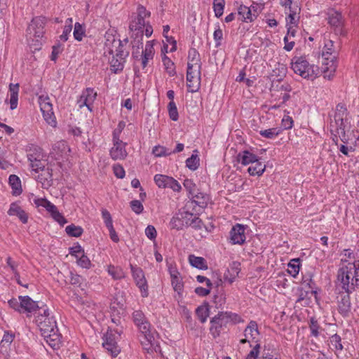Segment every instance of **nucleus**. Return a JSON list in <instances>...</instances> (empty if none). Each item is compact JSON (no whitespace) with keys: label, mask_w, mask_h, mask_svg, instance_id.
Instances as JSON below:
<instances>
[{"label":"nucleus","mask_w":359,"mask_h":359,"mask_svg":"<svg viewBox=\"0 0 359 359\" xmlns=\"http://www.w3.org/2000/svg\"><path fill=\"white\" fill-rule=\"evenodd\" d=\"M337 280L344 290L337 297L338 311L342 316H346L351 308L350 294L359 289V260L348 262L340 267Z\"/></svg>","instance_id":"f257e3e1"},{"label":"nucleus","mask_w":359,"mask_h":359,"mask_svg":"<svg viewBox=\"0 0 359 359\" xmlns=\"http://www.w3.org/2000/svg\"><path fill=\"white\" fill-rule=\"evenodd\" d=\"M133 319L144 337V341L142 340L141 341L144 348L148 351L152 349L157 351V349L160 348L157 340L158 334L155 330L151 328L143 312L140 310L135 311L133 313Z\"/></svg>","instance_id":"f03ea898"},{"label":"nucleus","mask_w":359,"mask_h":359,"mask_svg":"<svg viewBox=\"0 0 359 359\" xmlns=\"http://www.w3.org/2000/svg\"><path fill=\"white\" fill-rule=\"evenodd\" d=\"M36 323L46 343L53 348L59 347L61 336L58 333V329L54 318L36 317Z\"/></svg>","instance_id":"7ed1b4c3"},{"label":"nucleus","mask_w":359,"mask_h":359,"mask_svg":"<svg viewBox=\"0 0 359 359\" xmlns=\"http://www.w3.org/2000/svg\"><path fill=\"white\" fill-rule=\"evenodd\" d=\"M246 359H280V358L273 346L265 344L262 347L259 344H257L247 355Z\"/></svg>","instance_id":"20e7f679"},{"label":"nucleus","mask_w":359,"mask_h":359,"mask_svg":"<svg viewBox=\"0 0 359 359\" xmlns=\"http://www.w3.org/2000/svg\"><path fill=\"white\" fill-rule=\"evenodd\" d=\"M46 19L39 16L32 19L27 29V37L28 40L39 42L44 34V26Z\"/></svg>","instance_id":"39448f33"},{"label":"nucleus","mask_w":359,"mask_h":359,"mask_svg":"<svg viewBox=\"0 0 359 359\" xmlns=\"http://www.w3.org/2000/svg\"><path fill=\"white\" fill-rule=\"evenodd\" d=\"M292 69L297 74L304 79H313L315 77L316 71L313 66L309 65V62L303 57H299L294 62H292Z\"/></svg>","instance_id":"423d86ee"},{"label":"nucleus","mask_w":359,"mask_h":359,"mask_svg":"<svg viewBox=\"0 0 359 359\" xmlns=\"http://www.w3.org/2000/svg\"><path fill=\"white\" fill-rule=\"evenodd\" d=\"M118 336L119 334L116 331L109 330L103 337L102 346L113 357L117 356L121 351L116 341Z\"/></svg>","instance_id":"0eeeda50"},{"label":"nucleus","mask_w":359,"mask_h":359,"mask_svg":"<svg viewBox=\"0 0 359 359\" xmlns=\"http://www.w3.org/2000/svg\"><path fill=\"white\" fill-rule=\"evenodd\" d=\"M105 38V53H107L110 55H114L118 53V51H125L123 50V42L125 44L128 42L127 38L122 41L120 39H116L115 36L109 33L106 34Z\"/></svg>","instance_id":"6e6552de"},{"label":"nucleus","mask_w":359,"mask_h":359,"mask_svg":"<svg viewBox=\"0 0 359 359\" xmlns=\"http://www.w3.org/2000/svg\"><path fill=\"white\" fill-rule=\"evenodd\" d=\"M41 111L46 121L50 126L56 124L55 118L53 111V106L48 96L41 95L39 97Z\"/></svg>","instance_id":"1a4fd4ad"},{"label":"nucleus","mask_w":359,"mask_h":359,"mask_svg":"<svg viewBox=\"0 0 359 359\" xmlns=\"http://www.w3.org/2000/svg\"><path fill=\"white\" fill-rule=\"evenodd\" d=\"M131 271L137 286L140 288L143 297L148 296V286L142 269L130 264Z\"/></svg>","instance_id":"9d476101"},{"label":"nucleus","mask_w":359,"mask_h":359,"mask_svg":"<svg viewBox=\"0 0 359 359\" xmlns=\"http://www.w3.org/2000/svg\"><path fill=\"white\" fill-rule=\"evenodd\" d=\"M226 319L224 312L218 313L211 319L210 332L214 338L219 337L223 328L229 323Z\"/></svg>","instance_id":"9b49d317"},{"label":"nucleus","mask_w":359,"mask_h":359,"mask_svg":"<svg viewBox=\"0 0 359 359\" xmlns=\"http://www.w3.org/2000/svg\"><path fill=\"white\" fill-rule=\"evenodd\" d=\"M37 205L42 206L50 213L53 218L57 221L60 225L67 223L65 218L59 212L57 207L46 198L38 199L36 202Z\"/></svg>","instance_id":"f8f14e48"},{"label":"nucleus","mask_w":359,"mask_h":359,"mask_svg":"<svg viewBox=\"0 0 359 359\" xmlns=\"http://www.w3.org/2000/svg\"><path fill=\"white\" fill-rule=\"evenodd\" d=\"M336 57L334 55L331 57H325L324 61L322 64V72L324 74V77L327 79H332L337 69V62L335 60Z\"/></svg>","instance_id":"ddd939ff"},{"label":"nucleus","mask_w":359,"mask_h":359,"mask_svg":"<svg viewBox=\"0 0 359 359\" xmlns=\"http://www.w3.org/2000/svg\"><path fill=\"white\" fill-rule=\"evenodd\" d=\"M243 334L245 338L240 340L241 344L250 343L249 339L257 341V339L259 335L257 323L254 320H251L245 327Z\"/></svg>","instance_id":"4468645a"},{"label":"nucleus","mask_w":359,"mask_h":359,"mask_svg":"<svg viewBox=\"0 0 359 359\" xmlns=\"http://www.w3.org/2000/svg\"><path fill=\"white\" fill-rule=\"evenodd\" d=\"M128 51H118L116 54L111 55L110 60V65L111 70L116 73L118 71H121L123 69L126 58L128 56Z\"/></svg>","instance_id":"2eb2a0df"},{"label":"nucleus","mask_w":359,"mask_h":359,"mask_svg":"<svg viewBox=\"0 0 359 359\" xmlns=\"http://www.w3.org/2000/svg\"><path fill=\"white\" fill-rule=\"evenodd\" d=\"M230 238L233 244H243L245 241L244 226L238 224L233 226L230 231Z\"/></svg>","instance_id":"dca6fc26"},{"label":"nucleus","mask_w":359,"mask_h":359,"mask_svg":"<svg viewBox=\"0 0 359 359\" xmlns=\"http://www.w3.org/2000/svg\"><path fill=\"white\" fill-rule=\"evenodd\" d=\"M182 224L191 226L195 229H201L203 225L201 219L189 212L182 214Z\"/></svg>","instance_id":"f3484780"},{"label":"nucleus","mask_w":359,"mask_h":359,"mask_svg":"<svg viewBox=\"0 0 359 359\" xmlns=\"http://www.w3.org/2000/svg\"><path fill=\"white\" fill-rule=\"evenodd\" d=\"M125 146L126 144L122 141L114 143V146L110 150V155L114 160H123L127 156L128 153Z\"/></svg>","instance_id":"a211bd4d"},{"label":"nucleus","mask_w":359,"mask_h":359,"mask_svg":"<svg viewBox=\"0 0 359 359\" xmlns=\"http://www.w3.org/2000/svg\"><path fill=\"white\" fill-rule=\"evenodd\" d=\"M154 55V49L151 41H147L145 45L144 50H142L141 65L142 68L147 66L148 62L153 59Z\"/></svg>","instance_id":"6ab92c4d"},{"label":"nucleus","mask_w":359,"mask_h":359,"mask_svg":"<svg viewBox=\"0 0 359 359\" xmlns=\"http://www.w3.org/2000/svg\"><path fill=\"white\" fill-rule=\"evenodd\" d=\"M19 299L21 300V311L31 313L39 308L38 303L33 301L29 296H20Z\"/></svg>","instance_id":"aec40b11"},{"label":"nucleus","mask_w":359,"mask_h":359,"mask_svg":"<svg viewBox=\"0 0 359 359\" xmlns=\"http://www.w3.org/2000/svg\"><path fill=\"white\" fill-rule=\"evenodd\" d=\"M10 216H17L23 224H26L28 220V217L26 212L18 205L16 203H13L10 205L8 211Z\"/></svg>","instance_id":"412c9836"},{"label":"nucleus","mask_w":359,"mask_h":359,"mask_svg":"<svg viewBox=\"0 0 359 359\" xmlns=\"http://www.w3.org/2000/svg\"><path fill=\"white\" fill-rule=\"evenodd\" d=\"M188 60L187 67L189 69L195 68V67L201 69L200 54L195 48H191L189 50Z\"/></svg>","instance_id":"4be33fe9"},{"label":"nucleus","mask_w":359,"mask_h":359,"mask_svg":"<svg viewBox=\"0 0 359 359\" xmlns=\"http://www.w3.org/2000/svg\"><path fill=\"white\" fill-rule=\"evenodd\" d=\"M257 159L256 155L247 150L238 154V161L244 165H247L250 163L253 164L257 161Z\"/></svg>","instance_id":"5701e85b"},{"label":"nucleus","mask_w":359,"mask_h":359,"mask_svg":"<svg viewBox=\"0 0 359 359\" xmlns=\"http://www.w3.org/2000/svg\"><path fill=\"white\" fill-rule=\"evenodd\" d=\"M11 109H15L18 106L19 84L9 85Z\"/></svg>","instance_id":"b1692460"},{"label":"nucleus","mask_w":359,"mask_h":359,"mask_svg":"<svg viewBox=\"0 0 359 359\" xmlns=\"http://www.w3.org/2000/svg\"><path fill=\"white\" fill-rule=\"evenodd\" d=\"M189 262L190 264L195 268L202 270L208 269L207 262L202 257H196L194 255H190L189 256Z\"/></svg>","instance_id":"393cba45"},{"label":"nucleus","mask_w":359,"mask_h":359,"mask_svg":"<svg viewBox=\"0 0 359 359\" xmlns=\"http://www.w3.org/2000/svg\"><path fill=\"white\" fill-rule=\"evenodd\" d=\"M238 15L241 16V20H249L250 22L256 18V14H252V9L243 5H241L238 8Z\"/></svg>","instance_id":"a878e982"},{"label":"nucleus","mask_w":359,"mask_h":359,"mask_svg":"<svg viewBox=\"0 0 359 359\" xmlns=\"http://www.w3.org/2000/svg\"><path fill=\"white\" fill-rule=\"evenodd\" d=\"M14 335L6 332L4 334L3 339L0 342V352L3 354L8 353V348L13 341Z\"/></svg>","instance_id":"bb28decb"},{"label":"nucleus","mask_w":359,"mask_h":359,"mask_svg":"<svg viewBox=\"0 0 359 359\" xmlns=\"http://www.w3.org/2000/svg\"><path fill=\"white\" fill-rule=\"evenodd\" d=\"M191 196L192 198V203H195L201 208H205L207 205L208 197L203 193L197 191L195 194H191Z\"/></svg>","instance_id":"cd10ccee"},{"label":"nucleus","mask_w":359,"mask_h":359,"mask_svg":"<svg viewBox=\"0 0 359 359\" xmlns=\"http://www.w3.org/2000/svg\"><path fill=\"white\" fill-rule=\"evenodd\" d=\"M292 88L289 83L286 82L283 83L278 82L276 85L274 83L272 84L271 92L272 96H278V93H279L290 92Z\"/></svg>","instance_id":"c85d7f7f"},{"label":"nucleus","mask_w":359,"mask_h":359,"mask_svg":"<svg viewBox=\"0 0 359 359\" xmlns=\"http://www.w3.org/2000/svg\"><path fill=\"white\" fill-rule=\"evenodd\" d=\"M9 184L13 189V194L18 196L22 192L21 182L19 177L15 175H11L9 177Z\"/></svg>","instance_id":"c756f323"},{"label":"nucleus","mask_w":359,"mask_h":359,"mask_svg":"<svg viewBox=\"0 0 359 359\" xmlns=\"http://www.w3.org/2000/svg\"><path fill=\"white\" fill-rule=\"evenodd\" d=\"M143 32H138L135 33H132L130 37L132 39L131 44L133 49H142L143 50Z\"/></svg>","instance_id":"7c9ffc66"},{"label":"nucleus","mask_w":359,"mask_h":359,"mask_svg":"<svg viewBox=\"0 0 359 359\" xmlns=\"http://www.w3.org/2000/svg\"><path fill=\"white\" fill-rule=\"evenodd\" d=\"M145 27V21L136 17L130 24L129 29L132 33L141 32L144 33V27Z\"/></svg>","instance_id":"2f4dec72"},{"label":"nucleus","mask_w":359,"mask_h":359,"mask_svg":"<svg viewBox=\"0 0 359 359\" xmlns=\"http://www.w3.org/2000/svg\"><path fill=\"white\" fill-rule=\"evenodd\" d=\"M328 22L330 25L335 27H341L343 24L341 14L337 11H332L329 14Z\"/></svg>","instance_id":"473e14b6"},{"label":"nucleus","mask_w":359,"mask_h":359,"mask_svg":"<svg viewBox=\"0 0 359 359\" xmlns=\"http://www.w3.org/2000/svg\"><path fill=\"white\" fill-rule=\"evenodd\" d=\"M41 172L37 177L38 180L43 184H45L46 182V184L49 185V182L52 180V170L48 167H43V169L41 170Z\"/></svg>","instance_id":"72a5a7b5"},{"label":"nucleus","mask_w":359,"mask_h":359,"mask_svg":"<svg viewBox=\"0 0 359 359\" xmlns=\"http://www.w3.org/2000/svg\"><path fill=\"white\" fill-rule=\"evenodd\" d=\"M255 165H252L248 168V172L250 175H258L260 176L263 174L265 170L266 166L265 165H262V163L259 162L257 160V162L254 163Z\"/></svg>","instance_id":"f704fd0d"},{"label":"nucleus","mask_w":359,"mask_h":359,"mask_svg":"<svg viewBox=\"0 0 359 359\" xmlns=\"http://www.w3.org/2000/svg\"><path fill=\"white\" fill-rule=\"evenodd\" d=\"M209 312L210 311L208 305H201L196 310V314L202 323H204L206 321L207 318L209 316Z\"/></svg>","instance_id":"c9c22d12"},{"label":"nucleus","mask_w":359,"mask_h":359,"mask_svg":"<svg viewBox=\"0 0 359 359\" xmlns=\"http://www.w3.org/2000/svg\"><path fill=\"white\" fill-rule=\"evenodd\" d=\"M281 133V130L278 128H273L259 131V134L267 139H273Z\"/></svg>","instance_id":"e433bc0d"},{"label":"nucleus","mask_w":359,"mask_h":359,"mask_svg":"<svg viewBox=\"0 0 359 359\" xmlns=\"http://www.w3.org/2000/svg\"><path fill=\"white\" fill-rule=\"evenodd\" d=\"M225 6V1L224 0H214L213 1V10L215 12V15L217 18H220L223 13Z\"/></svg>","instance_id":"4c0bfd02"},{"label":"nucleus","mask_w":359,"mask_h":359,"mask_svg":"<svg viewBox=\"0 0 359 359\" xmlns=\"http://www.w3.org/2000/svg\"><path fill=\"white\" fill-rule=\"evenodd\" d=\"M299 259H293L288 264L287 271L293 277H295L299 273Z\"/></svg>","instance_id":"58836bf2"},{"label":"nucleus","mask_w":359,"mask_h":359,"mask_svg":"<svg viewBox=\"0 0 359 359\" xmlns=\"http://www.w3.org/2000/svg\"><path fill=\"white\" fill-rule=\"evenodd\" d=\"M73 34L76 40L81 41L83 39V37L86 36L85 28L79 22H76L74 25Z\"/></svg>","instance_id":"ea45409f"},{"label":"nucleus","mask_w":359,"mask_h":359,"mask_svg":"<svg viewBox=\"0 0 359 359\" xmlns=\"http://www.w3.org/2000/svg\"><path fill=\"white\" fill-rule=\"evenodd\" d=\"M65 231L70 236L79 237L83 233V229L79 226L71 224L65 228Z\"/></svg>","instance_id":"a19ab883"},{"label":"nucleus","mask_w":359,"mask_h":359,"mask_svg":"<svg viewBox=\"0 0 359 359\" xmlns=\"http://www.w3.org/2000/svg\"><path fill=\"white\" fill-rule=\"evenodd\" d=\"M199 158L198 155L192 154L186 161V165L191 170H196L199 166Z\"/></svg>","instance_id":"79ce46f5"},{"label":"nucleus","mask_w":359,"mask_h":359,"mask_svg":"<svg viewBox=\"0 0 359 359\" xmlns=\"http://www.w3.org/2000/svg\"><path fill=\"white\" fill-rule=\"evenodd\" d=\"M346 116V108L341 104H338L336 107V112L334 116V121L337 123L341 121Z\"/></svg>","instance_id":"37998d69"},{"label":"nucleus","mask_w":359,"mask_h":359,"mask_svg":"<svg viewBox=\"0 0 359 359\" xmlns=\"http://www.w3.org/2000/svg\"><path fill=\"white\" fill-rule=\"evenodd\" d=\"M108 273L113 277L114 279L118 280L124 277V273L121 268L109 266Z\"/></svg>","instance_id":"c03bdc74"},{"label":"nucleus","mask_w":359,"mask_h":359,"mask_svg":"<svg viewBox=\"0 0 359 359\" xmlns=\"http://www.w3.org/2000/svg\"><path fill=\"white\" fill-rule=\"evenodd\" d=\"M82 94L83 97L85 98V100H87L88 104H90L91 106L96 98L97 93L94 92L93 88H88L85 91H83Z\"/></svg>","instance_id":"a18cd8bd"},{"label":"nucleus","mask_w":359,"mask_h":359,"mask_svg":"<svg viewBox=\"0 0 359 359\" xmlns=\"http://www.w3.org/2000/svg\"><path fill=\"white\" fill-rule=\"evenodd\" d=\"M169 116L172 121H177L179 118L177 106L174 101H170L168 105Z\"/></svg>","instance_id":"49530a36"},{"label":"nucleus","mask_w":359,"mask_h":359,"mask_svg":"<svg viewBox=\"0 0 359 359\" xmlns=\"http://www.w3.org/2000/svg\"><path fill=\"white\" fill-rule=\"evenodd\" d=\"M163 62L168 74L170 76L175 75V67L174 63L172 62V60L170 58H168L166 55H164V57H163Z\"/></svg>","instance_id":"de8ad7c7"},{"label":"nucleus","mask_w":359,"mask_h":359,"mask_svg":"<svg viewBox=\"0 0 359 359\" xmlns=\"http://www.w3.org/2000/svg\"><path fill=\"white\" fill-rule=\"evenodd\" d=\"M168 182L165 184V188H170L174 191H180L182 189L181 185L174 178L168 176V178H165Z\"/></svg>","instance_id":"09e8293b"},{"label":"nucleus","mask_w":359,"mask_h":359,"mask_svg":"<svg viewBox=\"0 0 359 359\" xmlns=\"http://www.w3.org/2000/svg\"><path fill=\"white\" fill-rule=\"evenodd\" d=\"M171 283L173 287V289L175 292H177L179 294H181L183 291L184 285L182 281V278L180 276L175 277L171 279Z\"/></svg>","instance_id":"8fccbe9b"},{"label":"nucleus","mask_w":359,"mask_h":359,"mask_svg":"<svg viewBox=\"0 0 359 359\" xmlns=\"http://www.w3.org/2000/svg\"><path fill=\"white\" fill-rule=\"evenodd\" d=\"M200 83L201 80L196 77L194 78V79L187 81V86L188 88V90L191 93L196 92L199 89Z\"/></svg>","instance_id":"3c124183"},{"label":"nucleus","mask_w":359,"mask_h":359,"mask_svg":"<svg viewBox=\"0 0 359 359\" xmlns=\"http://www.w3.org/2000/svg\"><path fill=\"white\" fill-rule=\"evenodd\" d=\"M330 344L332 347L334 348L337 351H341L343 349L341 337L337 334L330 337Z\"/></svg>","instance_id":"603ef678"},{"label":"nucleus","mask_w":359,"mask_h":359,"mask_svg":"<svg viewBox=\"0 0 359 359\" xmlns=\"http://www.w3.org/2000/svg\"><path fill=\"white\" fill-rule=\"evenodd\" d=\"M224 313L229 323L236 324L243 322V320L236 313L231 312H224Z\"/></svg>","instance_id":"864d4df0"},{"label":"nucleus","mask_w":359,"mask_h":359,"mask_svg":"<svg viewBox=\"0 0 359 359\" xmlns=\"http://www.w3.org/2000/svg\"><path fill=\"white\" fill-rule=\"evenodd\" d=\"M183 184L190 196L191 194H195V192H197V191H198L196 188V184L194 183V182L190 179L184 180Z\"/></svg>","instance_id":"5fc2aeb1"},{"label":"nucleus","mask_w":359,"mask_h":359,"mask_svg":"<svg viewBox=\"0 0 359 359\" xmlns=\"http://www.w3.org/2000/svg\"><path fill=\"white\" fill-rule=\"evenodd\" d=\"M196 77L201 80V69H198L196 67L191 69H189V67H187V81L194 79V78Z\"/></svg>","instance_id":"6e6d98bb"},{"label":"nucleus","mask_w":359,"mask_h":359,"mask_svg":"<svg viewBox=\"0 0 359 359\" xmlns=\"http://www.w3.org/2000/svg\"><path fill=\"white\" fill-rule=\"evenodd\" d=\"M293 120L292 117L289 116H284L281 121V131L283 130H288L292 128Z\"/></svg>","instance_id":"4d7b16f0"},{"label":"nucleus","mask_w":359,"mask_h":359,"mask_svg":"<svg viewBox=\"0 0 359 359\" xmlns=\"http://www.w3.org/2000/svg\"><path fill=\"white\" fill-rule=\"evenodd\" d=\"M163 178H168L167 175L157 174L154 176V182L159 188H165L167 180Z\"/></svg>","instance_id":"13d9d810"},{"label":"nucleus","mask_w":359,"mask_h":359,"mask_svg":"<svg viewBox=\"0 0 359 359\" xmlns=\"http://www.w3.org/2000/svg\"><path fill=\"white\" fill-rule=\"evenodd\" d=\"M152 153L158 157L170 155L171 152H167L165 147L162 146H156L154 147Z\"/></svg>","instance_id":"bf43d9fd"},{"label":"nucleus","mask_w":359,"mask_h":359,"mask_svg":"<svg viewBox=\"0 0 359 359\" xmlns=\"http://www.w3.org/2000/svg\"><path fill=\"white\" fill-rule=\"evenodd\" d=\"M77 263L83 268L88 269L90 266V261L84 254L77 258Z\"/></svg>","instance_id":"052dcab7"},{"label":"nucleus","mask_w":359,"mask_h":359,"mask_svg":"<svg viewBox=\"0 0 359 359\" xmlns=\"http://www.w3.org/2000/svg\"><path fill=\"white\" fill-rule=\"evenodd\" d=\"M102 216L107 228L113 226L111 216L108 210L103 209L102 210Z\"/></svg>","instance_id":"680f3d73"},{"label":"nucleus","mask_w":359,"mask_h":359,"mask_svg":"<svg viewBox=\"0 0 359 359\" xmlns=\"http://www.w3.org/2000/svg\"><path fill=\"white\" fill-rule=\"evenodd\" d=\"M29 160L31 161V167L32 170L36 173L39 172L43 169V167H45L43 162H41L40 160L34 159V161H32L31 158H29Z\"/></svg>","instance_id":"e2e57ef3"},{"label":"nucleus","mask_w":359,"mask_h":359,"mask_svg":"<svg viewBox=\"0 0 359 359\" xmlns=\"http://www.w3.org/2000/svg\"><path fill=\"white\" fill-rule=\"evenodd\" d=\"M130 207L133 211L137 214H140L143 211V205L138 200H133L130 202Z\"/></svg>","instance_id":"0e129e2a"},{"label":"nucleus","mask_w":359,"mask_h":359,"mask_svg":"<svg viewBox=\"0 0 359 359\" xmlns=\"http://www.w3.org/2000/svg\"><path fill=\"white\" fill-rule=\"evenodd\" d=\"M213 37L216 42V46L217 47L221 45V41L223 38V32L219 25L217 26V28L214 32Z\"/></svg>","instance_id":"69168bd1"},{"label":"nucleus","mask_w":359,"mask_h":359,"mask_svg":"<svg viewBox=\"0 0 359 359\" xmlns=\"http://www.w3.org/2000/svg\"><path fill=\"white\" fill-rule=\"evenodd\" d=\"M145 234L149 239L151 241L155 240L157 235L155 227L152 225L147 226L145 229Z\"/></svg>","instance_id":"338daca9"},{"label":"nucleus","mask_w":359,"mask_h":359,"mask_svg":"<svg viewBox=\"0 0 359 359\" xmlns=\"http://www.w3.org/2000/svg\"><path fill=\"white\" fill-rule=\"evenodd\" d=\"M299 17L297 15L296 8L290 10V14L287 18V21H289L290 25H296L298 21Z\"/></svg>","instance_id":"774afa93"}]
</instances>
